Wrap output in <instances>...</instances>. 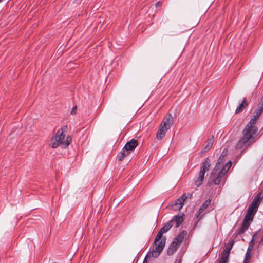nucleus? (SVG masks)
<instances>
[{
	"instance_id": "f257e3e1",
	"label": "nucleus",
	"mask_w": 263,
	"mask_h": 263,
	"mask_svg": "<svg viewBox=\"0 0 263 263\" xmlns=\"http://www.w3.org/2000/svg\"><path fill=\"white\" fill-rule=\"evenodd\" d=\"M257 120L251 118L242 130V137L236 145V149L246 148L254 143L258 139V128L255 125Z\"/></svg>"
},
{
	"instance_id": "f03ea898",
	"label": "nucleus",
	"mask_w": 263,
	"mask_h": 263,
	"mask_svg": "<svg viewBox=\"0 0 263 263\" xmlns=\"http://www.w3.org/2000/svg\"><path fill=\"white\" fill-rule=\"evenodd\" d=\"M67 126H64L59 129L55 135L52 137L50 141V145L52 148H57L60 146L62 148L67 147L72 141V138L70 136H67L65 138V135L63 134L64 129H66Z\"/></svg>"
},
{
	"instance_id": "7ed1b4c3",
	"label": "nucleus",
	"mask_w": 263,
	"mask_h": 263,
	"mask_svg": "<svg viewBox=\"0 0 263 263\" xmlns=\"http://www.w3.org/2000/svg\"><path fill=\"white\" fill-rule=\"evenodd\" d=\"M232 165L231 161L227 162L221 169L220 164H217L212 172L210 179L215 184L218 185L224 179V175Z\"/></svg>"
},
{
	"instance_id": "20e7f679",
	"label": "nucleus",
	"mask_w": 263,
	"mask_h": 263,
	"mask_svg": "<svg viewBox=\"0 0 263 263\" xmlns=\"http://www.w3.org/2000/svg\"><path fill=\"white\" fill-rule=\"evenodd\" d=\"M164 233L161 230L158 233L155 239L154 246L152 249V253L154 256L159 255L163 250L165 245V238H162Z\"/></svg>"
},
{
	"instance_id": "39448f33",
	"label": "nucleus",
	"mask_w": 263,
	"mask_h": 263,
	"mask_svg": "<svg viewBox=\"0 0 263 263\" xmlns=\"http://www.w3.org/2000/svg\"><path fill=\"white\" fill-rule=\"evenodd\" d=\"M210 165V161L208 158H206L202 163L198 176L195 180V185L197 187H199L202 184L205 172L209 170Z\"/></svg>"
},
{
	"instance_id": "423d86ee",
	"label": "nucleus",
	"mask_w": 263,
	"mask_h": 263,
	"mask_svg": "<svg viewBox=\"0 0 263 263\" xmlns=\"http://www.w3.org/2000/svg\"><path fill=\"white\" fill-rule=\"evenodd\" d=\"M183 213H179V214L174 216L172 219L168 222L166 223L160 230L165 233L167 232L173 226H175L176 227H179L183 221Z\"/></svg>"
},
{
	"instance_id": "0eeeda50",
	"label": "nucleus",
	"mask_w": 263,
	"mask_h": 263,
	"mask_svg": "<svg viewBox=\"0 0 263 263\" xmlns=\"http://www.w3.org/2000/svg\"><path fill=\"white\" fill-rule=\"evenodd\" d=\"M211 203V200L210 199L206 200L201 206L198 211L196 214L195 217L197 219H198L199 220L201 219L203 217L204 214L205 213L203 212L207 209L208 206Z\"/></svg>"
},
{
	"instance_id": "6e6552de",
	"label": "nucleus",
	"mask_w": 263,
	"mask_h": 263,
	"mask_svg": "<svg viewBox=\"0 0 263 263\" xmlns=\"http://www.w3.org/2000/svg\"><path fill=\"white\" fill-rule=\"evenodd\" d=\"M186 198L187 197L185 194H183L178 199L176 200L175 203L172 204V209L175 211L180 210L184 205V202Z\"/></svg>"
},
{
	"instance_id": "1a4fd4ad",
	"label": "nucleus",
	"mask_w": 263,
	"mask_h": 263,
	"mask_svg": "<svg viewBox=\"0 0 263 263\" xmlns=\"http://www.w3.org/2000/svg\"><path fill=\"white\" fill-rule=\"evenodd\" d=\"M137 146V140L133 139L127 142L123 148L130 154V152L133 151Z\"/></svg>"
},
{
	"instance_id": "9d476101",
	"label": "nucleus",
	"mask_w": 263,
	"mask_h": 263,
	"mask_svg": "<svg viewBox=\"0 0 263 263\" xmlns=\"http://www.w3.org/2000/svg\"><path fill=\"white\" fill-rule=\"evenodd\" d=\"M174 123L173 118L171 114H168L163 120L160 125L170 129Z\"/></svg>"
},
{
	"instance_id": "9b49d317",
	"label": "nucleus",
	"mask_w": 263,
	"mask_h": 263,
	"mask_svg": "<svg viewBox=\"0 0 263 263\" xmlns=\"http://www.w3.org/2000/svg\"><path fill=\"white\" fill-rule=\"evenodd\" d=\"M263 111V96L261 98L260 101L259 102L257 106V108L254 112V115L252 118H255L256 120H258L259 117L261 115Z\"/></svg>"
},
{
	"instance_id": "f8f14e48",
	"label": "nucleus",
	"mask_w": 263,
	"mask_h": 263,
	"mask_svg": "<svg viewBox=\"0 0 263 263\" xmlns=\"http://www.w3.org/2000/svg\"><path fill=\"white\" fill-rule=\"evenodd\" d=\"M169 129L160 125L159 128L156 134V138L161 140L165 135L166 132Z\"/></svg>"
},
{
	"instance_id": "ddd939ff",
	"label": "nucleus",
	"mask_w": 263,
	"mask_h": 263,
	"mask_svg": "<svg viewBox=\"0 0 263 263\" xmlns=\"http://www.w3.org/2000/svg\"><path fill=\"white\" fill-rule=\"evenodd\" d=\"M179 246L176 241H173L167 250V254L168 255H173L179 248Z\"/></svg>"
},
{
	"instance_id": "4468645a",
	"label": "nucleus",
	"mask_w": 263,
	"mask_h": 263,
	"mask_svg": "<svg viewBox=\"0 0 263 263\" xmlns=\"http://www.w3.org/2000/svg\"><path fill=\"white\" fill-rule=\"evenodd\" d=\"M262 198H263V190L254 197L251 204L258 206Z\"/></svg>"
},
{
	"instance_id": "2eb2a0df",
	"label": "nucleus",
	"mask_w": 263,
	"mask_h": 263,
	"mask_svg": "<svg viewBox=\"0 0 263 263\" xmlns=\"http://www.w3.org/2000/svg\"><path fill=\"white\" fill-rule=\"evenodd\" d=\"M248 106V102L246 98H243L242 102L237 107L235 113L238 114L241 112Z\"/></svg>"
},
{
	"instance_id": "dca6fc26",
	"label": "nucleus",
	"mask_w": 263,
	"mask_h": 263,
	"mask_svg": "<svg viewBox=\"0 0 263 263\" xmlns=\"http://www.w3.org/2000/svg\"><path fill=\"white\" fill-rule=\"evenodd\" d=\"M250 222L243 221L242 224L239 230L237 232L238 235H241L243 234L249 228Z\"/></svg>"
},
{
	"instance_id": "f3484780",
	"label": "nucleus",
	"mask_w": 263,
	"mask_h": 263,
	"mask_svg": "<svg viewBox=\"0 0 263 263\" xmlns=\"http://www.w3.org/2000/svg\"><path fill=\"white\" fill-rule=\"evenodd\" d=\"M186 232L184 231L181 232L178 236L173 240L174 241H176L178 245H180L181 242L182 241L184 236L186 235Z\"/></svg>"
},
{
	"instance_id": "a211bd4d",
	"label": "nucleus",
	"mask_w": 263,
	"mask_h": 263,
	"mask_svg": "<svg viewBox=\"0 0 263 263\" xmlns=\"http://www.w3.org/2000/svg\"><path fill=\"white\" fill-rule=\"evenodd\" d=\"M129 153L126 151L124 148H123L122 151H121L118 155L117 158L118 160L122 161L124 158L127 156Z\"/></svg>"
},
{
	"instance_id": "6ab92c4d",
	"label": "nucleus",
	"mask_w": 263,
	"mask_h": 263,
	"mask_svg": "<svg viewBox=\"0 0 263 263\" xmlns=\"http://www.w3.org/2000/svg\"><path fill=\"white\" fill-rule=\"evenodd\" d=\"M229 255L230 253L223 251L221 254V257L219 261L225 263H228Z\"/></svg>"
},
{
	"instance_id": "aec40b11",
	"label": "nucleus",
	"mask_w": 263,
	"mask_h": 263,
	"mask_svg": "<svg viewBox=\"0 0 263 263\" xmlns=\"http://www.w3.org/2000/svg\"><path fill=\"white\" fill-rule=\"evenodd\" d=\"M254 215L255 214L251 213H249V211H247V213L245 217L243 220L251 223V222L252 221L253 219Z\"/></svg>"
},
{
	"instance_id": "412c9836",
	"label": "nucleus",
	"mask_w": 263,
	"mask_h": 263,
	"mask_svg": "<svg viewBox=\"0 0 263 263\" xmlns=\"http://www.w3.org/2000/svg\"><path fill=\"white\" fill-rule=\"evenodd\" d=\"M258 206L253 205L252 204H251L248 209V211L249 212V213H253L254 214H255L256 213Z\"/></svg>"
},
{
	"instance_id": "4be33fe9",
	"label": "nucleus",
	"mask_w": 263,
	"mask_h": 263,
	"mask_svg": "<svg viewBox=\"0 0 263 263\" xmlns=\"http://www.w3.org/2000/svg\"><path fill=\"white\" fill-rule=\"evenodd\" d=\"M159 255H157L156 256H154L152 253V251L151 252H149L145 256L143 263H147L148 262V259L151 257H154V258H157Z\"/></svg>"
},
{
	"instance_id": "5701e85b",
	"label": "nucleus",
	"mask_w": 263,
	"mask_h": 263,
	"mask_svg": "<svg viewBox=\"0 0 263 263\" xmlns=\"http://www.w3.org/2000/svg\"><path fill=\"white\" fill-rule=\"evenodd\" d=\"M257 238V234L255 233L253 235L252 239L250 242L249 243V247L250 249H253L254 246V242L255 241Z\"/></svg>"
},
{
	"instance_id": "b1692460",
	"label": "nucleus",
	"mask_w": 263,
	"mask_h": 263,
	"mask_svg": "<svg viewBox=\"0 0 263 263\" xmlns=\"http://www.w3.org/2000/svg\"><path fill=\"white\" fill-rule=\"evenodd\" d=\"M234 241L232 240L229 246L227 247L223 250L224 252H227L228 253H230V251L232 248L233 245L234 244Z\"/></svg>"
},
{
	"instance_id": "393cba45",
	"label": "nucleus",
	"mask_w": 263,
	"mask_h": 263,
	"mask_svg": "<svg viewBox=\"0 0 263 263\" xmlns=\"http://www.w3.org/2000/svg\"><path fill=\"white\" fill-rule=\"evenodd\" d=\"M212 145H213L212 140H210L208 141L207 144L205 147V149L206 150H209L211 148V147H212Z\"/></svg>"
},
{
	"instance_id": "a878e982",
	"label": "nucleus",
	"mask_w": 263,
	"mask_h": 263,
	"mask_svg": "<svg viewBox=\"0 0 263 263\" xmlns=\"http://www.w3.org/2000/svg\"><path fill=\"white\" fill-rule=\"evenodd\" d=\"M250 258H251V254H249V253H246L244 261H247V262H249Z\"/></svg>"
},
{
	"instance_id": "bb28decb",
	"label": "nucleus",
	"mask_w": 263,
	"mask_h": 263,
	"mask_svg": "<svg viewBox=\"0 0 263 263\" xmlns=\"http://www.w3.org/2000/svg\"><path fill=\"white\" fill-rule=\"evenodd\" d=\"M76 111H77V106H74L71 110L70 114L72 115H74L76 114Z\"/></svg>"
},
{
	"instance_id": "cd10ccee",
	"label": "nucleus",
	"mask_w": 263,
	"mask_h": 263,
	"mask_svg": "<svg viewBox=\"0 0 263 263\" xmlns=\"http://www.w3.org/2000/svg\"><path fill=\"white\" fill-rule=\"evenodd\" d=\"M161 5H162V2L161 1L157 2L155 4V6L156 7L161 6Z\"/></svg>"
},
{
	"instance_id": "c85d7f7f",
	"label": "nucleus",
	"mask_w": 263,
	"mask_h": 263,
	"mask_svg": "<svg viewBox=\"0 0 263 263\" xmlns=\"http://www.w3.org/2000/svg\"><path fill=\"white\" fill-rule=\"evenodd\" d=\"M252 250V249H250L249 248H248L246 253H249V254H251V252Z\"/></svg>"
},
{
	"instance_id": "c756f323",
	"label": "nucleus",
	"mask_w": 263,
	"mask_h": 263,
	"mask_svg": "<svg viewBox=\"0 0 263 263\" xmlns=\"http://www.w3.org/2000/svg\"><path fill=\"white\" fill-rule=\"evenodd\" d=\"M252 250V249H250L249 248H248L246 253H249V254H251V252Z\"/></svg>"
},
{
	"instance_id": "7c9ffc66",
	"label": "nucleus",
	"mask_w": 263,
	"mask_h": 263,
	"mask_svg": "<svg viewBox=\"0 0 263 263\" xmlns=\"http://www.w3.org/2000/svg\"><path fill=\"white\" fill-rule=\"evenodd\" d=\"M221 157H222V155H220V158H219V159L218 160V163H217L218 164H220L219 160H220V159Z\"/></svg>"
},
{
	"instance_id": "2f4dec72",
	"label": "nucleus",
	"mask_w": 263,
	"mask_h": 263,
	"mask_svg": "<svg viewBox=\"0 0 263 263\" xmlns=\"http://www.w3.org/2000/svg\"><path fill=\"white\" fill-rule=\"evenodd\" d=\"M243 263H249V262H247V261H243Z\"/></svg>"
},
{
	"instance_id": "473e14b6",
	"label": "nucleus",
	"mask_w": 263,
	"mask_h": 263,
	"mask_svg": "<svg viewBox=\"0 0 263 263\" xmlns=\"http://www.w3.org/2000/svg\"><path fill=\"white\" fill-rule=\"evenodd\" d=\"M3 0H0V3Z\"/></svg>"
}]
</instances>
